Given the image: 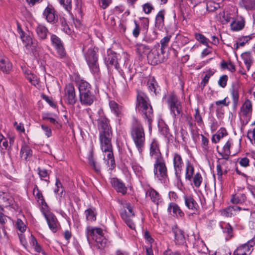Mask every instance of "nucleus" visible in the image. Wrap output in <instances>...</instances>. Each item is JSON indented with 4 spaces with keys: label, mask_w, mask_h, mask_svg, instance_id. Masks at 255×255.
I'll return each mask as SVG.
<instances>
[{
    "label": "nucleus",
    "mask_w": 255,
    "mask_h": 255,
    "mask_svg": "<svg viewBox=\"0 0 255 255\" xmlns=\"http://www.w3.org/2000/svg\"><path fill=\"white\" fill-rule=\"evenodd\" d=\"M153 171L155 176L159 179L166 176L167 167L163 158H160L155 160Z\"/></svg>",
    "instance_id": "nucleus-9"
},
{
    "label": "nucleus",
    "mask_w": 255,
    "mask_h": 255,
    "mask_svg": "<svg viewBox=\"0 0 255 255\" xmlns=\"http://www.w3.org/2000/svg\"><path fill=\"white\" fill-rule=\"evenodd\" d=\"M233 255H247L242 246L238 247L234 252Z\"/></svg>",
    "instance_id": "nucleus-64"
},
{
    "label": "nucleus",
    "mask_w": 255,
    "mask_h": 255,
    "mask_svg": "<svg viewBox=\"0 0 255 255\" xmlns=\"http://www.w3.org/2000/svg\"><path fill=\"white\" fill-rule=\"evenodd\" d=\"M26 48L29 52L32 53L34 56L38 55V49L37 43L35 41L32 42V44H29V46L26 47Z\"/></svg>",
    "instance_id": "nucleus-41"
},
{
    "label": "nucleus",
    "mask_w": 255,
    "mask_h": 255,
    "mask_svg": "<svg viewBox=\"0 0 255 255\" xmlns=\"http://www.w3.org/2000/svg\"><path fill=\"white\" fill-rule=\"evenodd\" d=\"M148 62L152 65H156L162 61L156 48H153L149 51L147 55Z\"/></svg>",
    "instance_id": "nucleus-12"
},
{
    "label": "nucleus",
    "mask_w": 255,
    "mask_h": 255,
    "mask_svg": "<svg viewBox=\"0 0 255 255\" xmlns=\"http://www.w3.org/2000/svg\"><path fill=\"white\" fill-rule=\"evenodd\" d=\"M60 3L68 11L72 8L71 0H59Z\"/></svg>",
    "instance_id": "nucleus-55"
},
{
    "label": "nucleus",
    "mask_w": 255,
    "mask_h": 255,
    "mask_svg": "<svg viewBox=\"0 0 255 255\" xmlns=\"http://www.w3.org/2000/svg\"><path fill=\"white\" fill-rule=\"evenodd\" d=\"M228 78V76L226 75L222 76L218 81V84L222 88H224L227 85Z\"/></svg>",
    "instance_id": "nucleus-58"
},
{
    "label": "nucleus",
    "mask_w": 255,
    "mask_h": 255,
    "mask_svg": "<svg viewBox=\"0 0 255 255\" xmlns=\"http://www.w3.org/2000/svg\"><path fill=\"white\" fill-rule=\"evenodd\" d=\"M241 113L243 116L247 117L252 112V104L251 101L247 99L240 109Z\"/></svg>",
    "instance_id": "nucleus-25"
},
{
    "label": "nucleus",
    "mask_w": 255,
    "mask_h": 255,
    "mask_svg": "<svg viewBox=\"0 0 255 255\" xmlns=\"http://www.w3.org/2000/svg\"><path fill=\"white\" fill-rule=\"evenodd\" d=\"M21 38L24 43L25 47L29 46V44H32V42L34 41L29 35H26L23 34L21 35Z\"/></svg>",
    "instance_id": "nucleus-48"
},
{
    "label": "nucleus",
    "mask_w": 255,
    "mask_h": 255,
    "mask_svg": "<svg viewBox=\"0 0 255 255\" xmlns=\"http://www.w3.org/2000/svg\"><path fill=\"white\" fill-rule=\"evenodd\" d=\"M223 231L224 233L227 234V237L226 238L228 240L230 239L233 236V229L231 225L229 224H226L224 225V226L223 225L221 226Z\"/></svg>",
    "instance_id": "nucleus-40"
},
{
    "label": "nucleus",
    "mask_w": 255,
    "mask_h": 255,
    "mask_svg": "<svg viewBox=\"0 0 255 255\" xmlns=\"http://www.w3.org/2000/svg\"><path fill=\"white\" fill-rule=\"evenodd\" d=\"M150 155L151 157L155 158V160L158 158H163L159 148L158 144L155 140H153L150 144Z\"/></svg>",
    "instance_id": "nucleus-16"
},
{
    "label": "nucleus",
    "mask_w": 255,
    "mask_h": 255,
    "mask_svg": "<svg viewBox=\"0 0 255 255\" xmlns=\"http://www.w3.org/2000/svg\"><path fill=\"white\" fill-rule=\"evenodd\" d=\"M43 15L48 22H54L55 21V10L51 6H48L45 9Z\"/></svg>",
    "instance_id": "nucleus-22"
},
{
    "label": "nucleus",
    "mask_w": 255,
    "mask_h": 255,
    "mask_svg": "<svg viewBox=\"0 0 255 255\" xmlns=\"http://www.w3.org/2000/svg\"><path fill=\"white\" fill-rule=\"evenodd\" d=\"M171 112L175 119L180 118L183 114L182 106L175 95H171L168 99Z\"/></svg>",
    "instance_id": "nucleus-8"
},
{
    "label": "nucleus",
    "mask_w": 255,
    "mask_h": 255,
    "mask_svg": "<svg viewBox=\"0 0 255 255\" xmlns=\"http://www.w3.org/2000/svg\"><path fill=\"white\" fill-rule=\"evenodd\" d=\"M121 216L127 226L132 230L135 229V225L132 218L134 216L132 206L129 203L126 202L123 205V209L121 210Z\"/></svg>",
    "instance_id": "nucleus-6"
},
{
    "label": "nucleus",
    "mask_w": 255,
    "mask_h": 255,
    "mask_svg": "<svg viewBox=\"0 0 255 255\" xmlns=\"http://www.w3.org/2000/svg\"><path fill=\"white\" fill-rule=\"evenodd\" d=\"M241 208L237 206H229L223 210L221 212L222 216L227 217H231L232 216L236 215L237 212L241 210Z\"/></svg>",
    "instance_id": "nucleus-27"
},
{
    "label": "nucleus",
    "mask_w": 255,
    "mask_h": 255,
    "mask_svg": "<svg viewBox=\"0 0 255 255\" xmlns=\"http://www.w3.org/2000/svg\"><path fill=\"white\" fill-rule=\"evenodd\" d=\"M33 195L37 199L38 202L42 205L44 203V200L41 191L39 190L38 187L35 185L33 190Z\"/></svg>",
    "instance_id": "nucleus-38"
},
{
    "label": "nucleus",
    "mask_w": 255,
    "mask_h": 255,
    "mask_svg": "<svg viewBox=\"0 0 255 255\" xmlns=\"http://www.w3.org/2000/svg\"><path fill=\"white\" fill-rule=\"evenodd\" d=\"M85 214L87 220L91 222L94 221L96 219V214L94 208H89L85 211Z\"/></svg>",
    "instance_id": "nucleus-37"
},
{
    "label": "nucleus",
    "mask_w": 255,
    "mask_h": 255,
    "mask_svg": "<svg viewBox=\"0 0 255 255\" xmlns=\"http://www.w3.org/2000/svg\"><path fill=\"white\" fill-rule=\"evenodd\" d=\"M25 75L27 80L32 84L35 85L38 83L37 77L34 75L29 71H25Z\"/></svg>",
    "instance_id": "nucleus-43"
},
{
    "label": "nucleus",
    "mask_w": 255,
    "mask_h": 255,
    "mask_svg": "<svg viewBox=\"0 0 255 255\" xmlns=\"http://www.w3.org/2000/svg\"><path fill=\"white\" fill-rule=\"evenodd\" d=\"M31 241L30 244L32 246L34 250L37 253H40L42 252V249L40 246L38 244L36 239L33 237V235L31 236Z\"/></svg>",
    "instance_id": "nucleus-45"
},
{
    "label": "nucleus",
    "mask_w": 255,
    "mask_h": 255,
    "mask_svg": "<svg viewBox=\"0 0 255 255\" xmlns=\"http://www.w3.org/2000/svg\"><path fill=\"white\" fill-rule=\"evenodd\" d=\"M170 36H165L164 38H163L160 40V43L161 45V51L162 53H163L164 49L167 46L168 44L170 41Z\"/></svg>",
    "instance_id": "nucleus-51"
},
{
    "label": "nucleus",
    "mask_w": 255,
    "mask_h": 255,
    "mask_svg": "<svg viewBox=\"0 0 255 255\" xmlns=\"http://www.w3.org/2000/svg\"><path fill=\"white\" fill-rule=\"evenodd\" d=\"M132 139L140 154L144 150L145 145V133L141 123L135 119L130 130Z\"/></svg>",
    "instance_id": "nucleus-2"
},
{
    "label": "nucleus",
    "mask_w": 255,
    "mask_h": 255,
    "mask_svg": "<svg viewBox=\"0 0 255 255\" xmlns=\"http://www.w3.org/2000/svg\"><path fill=\"white\" fill-rule=\"evenodd\" d=\"M136 109L142 114L144 119L147 120L149 125H151L153 111L149 103L148 97L142 92H138L136 96Z\"/></svg>",
    "instance_id": "nucleus-3"
},
{
    "label": "nucleus",
    "mask_w": 255,
    "mask_h": 255,
    "mask_svg": "<svg viewBox=\"0 0 255 255\" xmlns=\"http://www.w3.org/2000/svg\"><path fill=\"white\" fill-rule=\"evenodd\" d=\"M194 173V168L193 167L189 164L187 165L186 168V179H188L189 181H191L192 178V175Z\"/></svg>",
    "instance_id": "nucleus-46"
},
{
    "label": "nucleus",
    "mask_w": 255,
    "mask_h": 255,
    "mask_svg": "<svg viewBox=\"0 0 255 255\" xmlns=\"http://www.w3.org/2000/svg\"><path fill=\"white\" fill-rule=\"evenodd\" d=\"M146 196H149L153 202L158 205L160 200L159 194L153 189H150L146 193Z\"/></svg>",
    "instance_id": "nucleus-30"
},
{
    "label": "nucleus",
    "mask_w": 255,
    "mask_h": 255,
    "mask_svg": "<svg viewBox=\"0 0 255 255\" xmlns=\"http://www.w3.org/2000/svg\"><path fill=\"white\" fill-rule=\"evenodd\" d=\"M252 219L249 222L250 228L255 232V213L252 214Z\"/></svg>",
    "instance_id": "nucleus-62"
},
{
    "label": "nucleus",
    "mask_w": 255,
    "mask_h": 255,
    "mask_svg": "<svg viewBox=\"0 0 255 255\" xmlns=\"http://www.w3.org/2000/svg\"><path fill=\"white\" fill-rule=\"evenodd\" d=\"M231 95L233 101V108L235 110H236L239 98L238 91L235 89H233L231 92Z\"/></svg>",
    "instance_id": "nucleus-39"
},
{
    "label": "nucleus",
    "mask_w": 255,
    "mask_h": 255,
    "mask_svg": "<svg viewBox=\"0 0 255 255\" xmlns=\"http://www.w3.org/2000/svg\"><path fill=\"white\" fill-rule=\"evenodd\" d=\"M195 121L199 124H201L203 123L202 117L200 114L199 110L197 108L195 109V113L194 115Z\"/></svg>",
    "instance_id": "nucleus-59"
},
{
    "label": "nucleus",
    "mask_w": 255,
    "mask_h": 255,
    "mask_svg": "<svg viewBox=\"0 0 255 255\" xmlns=\"http://www.w3.org/2000/svg\"><path fill=\"white\" fill-rule=\"evenodd\" d=\"M36 32L40 39H44L47 37L48 29L44 26L38 25L36 28Z\"/></svg>",
    "instance_id": "nucleus-32"
},
{
    "label": "nucleus",
    "mask_w": 255,
    "mask_h": 255,
    "mask_svg": "<svg viewBox=\"0 0 255 255\" xmlns=\"http://www.w3.org/2000/svg\"><path fill=\"white\" fill-rule=\"evenodd\" d=\"M16 227L17 229L21 232L25 231L26 226L20 219H17L16 223Z\"/></svg>",
    "instance_id": "nucleus-60"
},
{
    "label": "nucleus",
    "mask_w": 255,
    "mask_h": 255,
    "mask_svg": "<svg viewBox=\"0 0 255 255\" xmlns=\"http://www.w3.org/2000/svg\"><path fill=\"white\" fill-rule=\"evenodd\" d=\"M20 155L24 160H29L32 155V151L28 145L24 144L21 148Z\"/></svg>",
    "instance_id": "nucleus-24"
},
{
    "label": "nucleus",
    "mask_w": 255,
    "mask_h": 255,
    "mask_svg": "<svg viewBox=\"0 0 255 255\" xmlns=\"http://www.w3.org/2000/svg\"><path fill=\"white\" fill-rule=\"evenodd\" d=\"M79 91V100L82 105L88 106L91 105L96 99L91 85L87 82L80 81L78 84Z\"/></svg>",
    "instance_id": "nucleus-4"
},
{
    "label": "nucleus",
    "mask_w": 255,
    "mask_h": 255,
    "mask_svg": "<svg viewBox=\"0 0 255 255\" xmlns=\"http://www.w3.org/2000/svg\"><path fill=\"white\" fill-rule=\"evenodd\" d=\"M227 161L222 157L219 159L218 164L217 165V175L221 176L223 174L227 173L229 170L227 166Z\"/></svg>",
    "instance_id": "nucleus-13"
},
{
    "label": "nucleus",
    "mask_w": 255,
    "mask_h": 255,
    "mask_svg": "<svg viewBox=\"0 0 255 255\" xmlns=\"http://www.w3.org/2000/svg\"><path fill=\"white\" fill-rule=\"evenodd\" d=\"M227 134L226 130L224 128L221 129L219 130L216 134H214L212 138L213 142L217 143L218 142L221 138H223L225 135Z\"/></svg>",
    "instance_id": "nucleus-36"
},
{
    "label": "nucleus",
    "mask_w": 255,
    "mask_h": 255,
    "mask_svg": "<svg viewBox=\"0 0 255 255\" xmlns=\"http://www.w3.org/2000/svg\"><path fill=\"white\" fill-rule=\"evenodd\" d=\"M251 39L250 36H245L240 39L235 45H236V48L238 49L239 46H243L245 43H247Z\"/></svg>",
    "instance_id": "nucleus-47"
},
{
    "label": "nucleus",
    "mask_w": 255,
    "mask_h": 255,
    "mask_svg": "<svg viewBox=\"0 0 255 255\" xmlns=\"http://www.w3.org/2000/svg\"><path fill=\"white\" fill-rule=\"evenodd\" d=\"M164 14L165 12L164 10H160L156 16L155 25L158 28H162L164 25Z\"/></svg>",
    "instance_id": "nucleus-31"
},
{
    "label": "nucleus",
    "mask_w": 255,
    "mask_h": 255,
    "mask_svg": "<svg viewBox=\"0 0 255 255\" xmlns=\"http://www.w3.org/2000/svg\"><path fill=\"white\" fill-rule=\"evenodd\" d=\"M38 174L41 179L47 181L46 178L48 177L47 170L45 169L38 168Z\"/></svg>",
    "instance_id": "nucleus-56"
},
{
    "label": "nucleus",
    "mask_w": 255,
    "mask_h": 255,
    "mask_svg": "<svg viewBox=\"0 0 255 255\" xmlns=\"http://www.w3.org/2000/svg\"><path fill=\"white\" fill-rule=\"evenodd\" d=\"M134 28L132 30V34L134 37H137L140 33V28L136 20L134 21Z\"/></svg>",
    "instance_id": "nucleus-57"
},
{
    "label": "nucleus",
    "mask_w": 255,
    "mask_h": 255,
    "mask_svg": "<svg viewBox=\"0 0 255 255\" xmlns=\"http://www.w3.org/2000/svg\"><path fill=\"white\" fill-rule=\"evenodd\" d=\"M244 4L247 9H253L255 8V0H245Z\"/></svg>",
    "instance_id": "nucleus-53"
},
{
    "label": "nucleus",
    "mask_w": 255,
    "mask_h": 255,
    "mask_svg": "<svg viewBox=\"0 0 255 255\" xmlns=\"http://www.w3.org/2000/svg\"><path fill=\"white\" fill-rule=\"evenodd\" d=\"M12 65L6 57L0 55V69L4 73H8L11 69Z\"/></svg>",
    "instance_id": "nucleus-17"
},
{
    "label": "nucleus",
    "mask_w": 255,
    "mask_h": 255,
    "mask_svg": "<svg viewBox=\"0 0 255 255\" xmlns=\"http://www.w3.org/2000/svg\"><path fill=\"white\" fill-rule=\"evenodd\" d=\"M172 231L174 235L176 244L178 245L184 244L185 242V238L183 232L177 227L173 228Z\"/></svg>",
    "instance_id": "nucleus-20"
},
{
    "label": "nucleus",
    "mask_w": 255,
    "mask_h": 255,
    "mask_svg": "<svg viewBox=\"0 0 255 255\" xmlns=\"http://www.w3.org/2000/svg\"><path fill=\"white\" fill-rule=\"evenodd\" d=\"M104 153V160L105 163L109 167H114L115 162L113 152V148L108 150L102 151Z\"/></svg>",
    "instance_id": "nucleus-14"
},
{
    "label": "nucleus",
    "mask_w": 255,
    "mask_h": 255,
    "mask_svg": "<svg viewBox=\"0 0 255 255\" xmlns=\"http://www.w3.org/2000/svg\"><path fill=\"white\" fill-rule=\"evenodd\" d=\"M252 243L253 241H249L248 244H245L242 246L243 250H244L247 255L248 254H250L251 252V251L252 250V247L253 246Z\"/></svg>",
    "instance_id": "nucleus-52"
},
{
    "label": "nucleus",
    "mask_w": 255,
    "mask_h": 255,
    "mask_svg": "<svg viewBox=\"0 0 255 255\" xmlns=\"http://www.w3.org/2000/svg\"><path fill=\"white\" fill-rule=\"evenodd\" d=\"M105 62L108 65H113L117 68L118 61L116 53L110 50L108 51L107 57L105 58Z\"/></svg>",
    "instance_id": "nucleus-23"
},
{
    "label": "nucleus",
    "mask_w": 255,
    "mask_h": 255,
    "mask_svg": "<svg viewBox=\"0 0 255 255\" xmlns=\"http://www.w3.org/2000/svg\"><path fill=\"white\" fill-rule=\"evenodd\" d=\"M241 56L247 67V70L249 71L253 63V58L252 54L250 52H245L242 54Z\"/></svg>",
    "instance_id": "nucleus-29"
},
{
    "label": "nucleus",
    "mask_w": 255,
    "mask_h": 255,
    "mask_svg": "<svg viewBox=\"0 0 255 255\" xmlns=\"http://www.w3.org/2000/svg\"><path fill=\"white\" fill-rule=\"evenodd\" d=\"M136 50L140 55H142L143 53L148 52L149 48L144 44H137Z\"/></svg>",
    "instance_id": "nucleus-49"
},
{
    "label": "nucleus",
    "mask_w": 255,
    "mask_h": 255,
    "mask_svg": "<svg viewBox=\"0 0 255 255\" xmlns=\"http://www.w3.org/2000/svg\"><path fill=\"white\" fill-rule=\"evenodd\" d=\"M173 164L175 174L177 175L180 173L182 165L183 164L182 158L179 154L177 153H174L173 157Z\"/></svg>",
    "instance_id": "nucleus-21"
},
{
    "label": "nucleus",
    "mask_w": 255,
    "mask_h": 255,
    "mask_svg": "<svg viewBox=\"0 0 255 255\" xmlns=\"http://www.w3.org/2000/svg\"><path fill=\"white\" fill-rule=\"evenodd\" d=\"M86 234L87 240L89 241L90 237H92L97 242L99 249H102L105 247L106 241L103 237L102 229L87 227Z\"/></svg>",
    "instance_id": "nucleus-5"
},
{
    "label": "nucleus",
    "mask_w": 255,
    "mask_h": 255,
    "mask_svg": "<svg viewBox=\"0 0 255 255\" xmlns=\"http://www.w3.org/2000/svg\"><path fill=\"white\" fill-rule=\"evenodd\" d=\"M184 199L185 203L187 207L193 210V211H197L199 208V205L196 201L193 199L191 196H184Z\"/></svg>",
    "instance_id": "nucleus-19"
},
{
    "label": "nucleus",
    "mask_w": 255,
    "mask_h": 255,
    "mask_svg": "<svg viewBox=\"0 0 255 255\" xmlns=\"http://www.w3.org/2000/svg\"><path fill=\"white\" fill-rule=\"evenodd\" d=\"M44 216L49 228L53 232H56L57 229V220L56 217L52 214H48L47 215L44 214Z\"/></svg>",
    "instance_id": "nucleus-18"
},
{
    "label": "nucleus",
    "mask_w": 255,
    "mask_h": 255,
    "mask_svg": "<svg viewBox=\"0 0 255 255\" xmlns=\"http://www.w3.org/2000/svg\"><path fill=\"white\" fill-rule=\"evenodd\" d=\"M109 106L111 111L117 116H118L121 112V107L114 101H111L109 102Z\"/></svg>",
    "instance_id": "nucleus-35"
},
{
    "label": "nucleus",
    "mask_w": 255,
    "mask_h": 255,
    "mask_svg": "<svg viewBox=\"0 0 255 255\" xmlns=\"http://www.w3.org/2000/svg\"><path fill=\"white\" fill-rule=\"evenodd\" d=\"M98 122L101 149L102 151L108 150L113 148L111 141L113 134L109 121L106 117H101Z\"/></svg>",
    "instance_id": "nucleus-1"
},
{
    "label": "nucleus",
    "mask_w": 255,
    "mask_h": 255,
    "mask_svg": "<svg viewBox=\"0 0 255 255\" xmlns=\"http://www.w3.org/2000/svg\"><path fill=\"white\" fill-rule=\"evenodd\" d=\"M85 58L92 72L98 75L100 70L95 51L92 48L89 49L86 53Z\"/></svg>",
    "instance_id": "nucleus-7"
},
{
    "label": "nucleus",
    "mask_w": 255,
    "mask_h": 255,
    "mask_svg": "<svg viewBox=\"0 0 255 255\" xmlns=\"http://www.w3.org/2000/svg\"><path fill=\"white\" fill-rule=\"evenodd\" d=\"M168 210L170 213H172L174 216H182L183 214L178 206L175 203H171L168 207Z\"/></svg>",
    "instance_id": "nucleus-33"
},
{
    "label": "nucleus",
    "mask_w": 255,
    "mask_h": 255,
    "mask_svg": "<svg viewBox=\"0 0 255 255\" xmlns=\"http://www.w3.org/2000/svg\"><path fill=\"white\" fill-rule=\"evenodd\" d=\"M245 20L242 17L234 20L231 24V29L233 31H239L245 26Z\"/></svg>",
    "instance_id": "nucleus-28"
},
{
    "label": "nucleus",
    "mask_w": 255,
    "mask_h": 255,
    "mask_svg": "<svg viewBox=\"0 0 255 255\" xmlns=\"http://www.w3.org/2000/svg\"><path fill=\"white\" fill-rule=\"evenodd\" d=\"M50 40L52 45L55 49L58 56L61 58H64L66 56V53L63 42L57 35L51 34Z\"/></svg>",
    "instance_id": "nucleus-10"
},
{
    "label": "nucleus",
    "mask_w": 255,
    "mask_h": 255,
    "mask_svg": "<svg viewBox=\"0 0 255 255\" xmlns=\"http://www.w3.org/2000/svg\"><path fill=\"white\" fill-rule=\"evenodd\" d=\"M195 36L196 40L203 44L205 45H208L207 39L203 35L200 33H196Z\"/></svg>",
    "instance_id": "nucleus-54"
},
{
    "label": "nucleus",
    "mask_w": 255,
    "mask_h": 255,
    "mask_svg": "<svg viewBox=\"0 0 255 255\" xmlns=\"http://www.w3.org/2000/svg\"><path fill=\"white\" fill-rule=\"evenodd\" d=\"M64 99L69 105H73L76 102L75 88L73 84L67 85L64 89Z\"/></svg>",
    "instance_id": "nucleus-11"
},
{
    "label": "nucleus",
    "mask_w": 255,
    "mask_h": 255,
    "mask_svg": "<svg viewBox=\"0 0 255 255\" xmlns=\"http://www.w3.org/2000/svg\"><path fill=\"white\" fill-rule=\"evenodd\" d=\"M247 136L251 141L253 140L255 144V128L253 129V130H249L248 131Z\"/></svg>",
    "instance_id": "nucleus-63"
},
{
    "label": "nucleus",
    "mask_w": 255,
    "mask_h": 255,
    "mask_svg": "<svg viewBox=\"0 0 255 255\" xmlns=\"http://www.w3.org/2000/svg\"><path fill=\"white\" fill-rule=\"evenodd\" d=\"M232 144V142L231 140H228L223 146L222 151L219 152V153L223 158L226 160H229V156L231 154L230 148Z\"/></svg>",
    "instance_id": "nucleus-26"
},
{
    "label": "nucleus",
    "mask_w": 255,
    "mask_h": 255,
    "mask_svg": "<svg viewBox=\"0 0 255 255\" xmlns=\"http://www.w3.org/2000/svg\"><path fill=\"white\" fill-rule=\"evenodd\" d=\"M2 200L5 206H9L12 202L13 199L11 196L7 193L1 192Z\"/></svg>",
    "instance_id": "nucleus-44"
},
{
    "label": "nucleus",
    "mask_w": 255,
    "mask_h": 255,
    "mask_svg": "<svg viewBox=\"0 0 255 255\" xmlns=\"http://www.w3.org/2000/svg\"><path fill=\"white\" fill-rule=\"evenodd\" d=\"M111 182L113 187L117 190V192H120L123 194H125L127 193V187L122 181L117 178H112Z\"/></svg>",
    "instance_id": "nucleus-15"
},
{
    "label": "nucleus",
    "mask_w": 255,
    "mask_h": 255,
    "mask_svg": "<svg viewBox=\"0 0 255 255\" xmlns=\"http://www.w3.org/2000/svg\"><path fill=\"white\" fill-rule=\"evenodd\" d=\"M203 178L201 175L199 173H196L193 177V182L194 185L198 188L202 182Z\"/></svg>",
    "instance_id": "nucleus-42"
},
{
    "label": "nucleus",
    "mask_w": 255,
    "mask_h": 255,
    "mask_svg": "<svg viewBox=\"0 0 255 255\" xmlns=\"http://www.w3.org/2000/svg\"><path fill=\"white\" fill-rule=\"evenodd\" d=\"M246 200V196L244 194H236L233 196L231 202L233 204H239L244 202Z\"/></svg>",
    "instance_id": "nucleus-34"
},
{
    "label": "nucleus",
    "mask_w": 255,
    "mask_h": 255,
    "mask_svg": "<svg viewBox=\"0 0 255 255\" xmlns=\"http://www.w3.org/2000/svg\"><path fill=\"white\" fill-rule=\"evenodd\" d=\"M41 128L45 132V135L47 137H49L52 135L51 129L50 128H49L47 126L45 125H41Z\"/></svg>",
    "instance_id": "nucleus-61"
},
{
    "label": "nucleus",
    "mask_w": 255,
    "mask_h": 255,
    "mask_svg": "<svg viewBox=\"0 0 255 255\" xmlns=\"http://www.w3.org/2000/svg\"><path fill=\"white\" fill-rule=\"evenodd\" d=\"M148 87L149 90L153 92L155 94H156V90L157 89L158 86L157 85L156 82L154 80V79H152L148 82Z\"/></svg>",
    "instance_id": "nucleus-50"
}]
</instances>
